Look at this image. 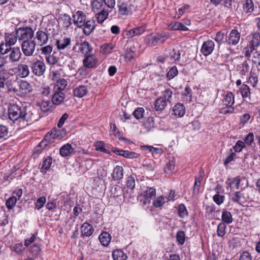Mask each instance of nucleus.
Here are the masks:
<instances>
[{"instance_id": "40", "label": "nucleus", "mask_w": 260, "mask_h": 260, "mask_svg": "<svg viewBox=\"0 0 260 260\" xmlns=\"http://www.w3.org/2000/svg\"><path fill=\"white\" fill-rule=\"evenodd\" d=\"M251 46L257 47L260 45V36L259 32H255L251 35V39L249 42Z\"/></svg>"}, {"instance_id": "15", "label": "nucleus", "mask_w": 260, "mask_h": 260, "mask_svg": "<svg viewBox=\"0 0 260 260\" xmlns=\"http://www.w3.org/2000/svg\"><path fill=\"white\" fill-rule=\"evenodd\" d=\"M22 121L34 122L38 120V117L31 110L23 108Z\"/></svg>"}, {"instance_id": "17", "label": "nucleus", "mask_w": 260, "mask_h": 260, "mask_svg": "<svg viewBox=\"0 0 260 260\" xmlns=\"http://www.w3.org/2000/svg\"><path fill=\"white\" fill-rule=\"evenodd\" d=\"M83 28V32L86 36H89L95 29V21L93 19H87L84 25L82 26Z\"/></svg>"}, {"instance_id": "44", "label": "nucleus", "mask_w": 260, "mask_h": 260, "mask_svg": "<svg viewBox=\"0 0 260 260\" xmlns=\"http://www.w3.org/2000/svg\"><path fill=\"white\" fill-rule=\"evenodd\" d=\"M134 49V48H132L131 47L129 49H127L126 50L124 55V58L126 61H130L132 59L135 58L136 56V53Z\"/></svg>"}, {"instance_id": "26", "label": "nucleus", "mask_w": 260, "mask_h": 260, "mask_svg": "<svg viewBox=\"0 0 260 260\" xmlns=\"http://www.w3.org/2000/svg\"><path fill=\"white\" fill-rule=\"evenodd\" d=\"M173 111L175 115L181 117L185 113V108L182 104L178 103L173 107Z\"/></svg>"}, {"instance_id": "2", "label": "nucleus", "mask_w": 260, "mask_h": 260, "mask_svg": "<svg viewBox=\"0 0 260 260\" xmlns=\"http://www.w3.org/2000/svg\"><path fill=\"white\" fill-rule=\"evenodd\" d=\"M29 62L30 69L34 75L41 77L45 74L46 67L43 60L35 58Z\"/></svg>"}, {"instance_id": "35", "label": "nucleus", "mask_w": 260, "mask_h": 260, "mask_svg": "<svg viewBox=\"0 0 260 260\" xmlns=\"http://www.w3.org/2000/svg\"><path fill=\"white\" fill-rule=\"evenodd\" d=\"M58 136V135L56 134V132L55 131H51L45 135L41 144L45 143L46 142L49 144L52 143L53 142V140L56 139Z\"/></svg>"}, {"instance_id": "10", "label": "nucleus", "mask_w": 260, "mask_h": 260, "mask_svg": "<svg viewBox=\"0 0 260 260\" xmlns=\"http://www.w3.org/2000/svg\"><path fill=\"white\" fill-rule=\"evenodd\" d=\"M215 44L212 40H207L204 42L201 49V52L205 56L211 54L214 50Z\"/></svg>"}, {"instance_id": "56", "label": "nucleus", "mask_w": 260, "mask_h": 260, "mask_svg": "<svg viewBox=\"0 0 260 260\" xmlns=\"http://www.w3.org/2000/svg\"><path fill=\"white\" fill-rule=\"evenodd\" d=\"M24 249L25 248L21 243H16L12 247V249L18 254H22L23 252Z\"/></svg>"}, {"instance_id": "60", "label": "nucleus", "mask_w": 260, "mask_h": 260, "mask_svg": "<svg viewBox=\"0 0 260 260\" xmlns=\"http://www.w3.org/2000/svg\"><path fill=\"white\" fill-rule=\"evenodd\" d=\"M165 203V199L162 196H159L153 201V205L155 207H159Z\"/></svg>"}, {"instance_id": "5", "label": "nucleus", "mask_w": 260, "mask_h": 260, "mask_svg": "<svg viewBox=\"0 0 260 260\" xmlns=\"http://www.w3.org/2000/svg\"><path fill=\"white\" fill-rule=\"evenodd\" d=\"M36 41L32 40H26L21 44V48L23 54L26 56H32L35 51Z\"/></svg>"}, {"instance_id": "61", "label": "nucleus", "mask_w": 260, "mask_h": 260, "mask_svg": "<svg viewBox=\"0 0 260 260\" xmlns=\"http://www.w3.org/2000/svg\"><path fill=\"white\" fill-rule=\"evenodd\" d=\"M71 18L69 15H64L62 18V25L67 28H69L72 24Z\"/></svg>"}, {"instance_id": "48", "label": "nucleus", "mask_w": 260, "mask_h": 260, "mask_svg": "<svg viewBox=\"0 0 260 260\" xmlns=\"http://www.w3.org/2000/svg\"><path fill=\"white\" fill-rule=\"evenodd\" d=\"M154 121L152 117H149L144 123V127L147 131H151L154 127Z\"/></svg>"}, {"instance_id": "19", "label": "nucleus", "mask_w": 260, "mask_h": 260, "mask_svg": "<svg viewBox=\"0 0 260 260\" xmlns=\"http://www.w3.org/2000/svg\"><path fill=\"white\" fill-rule=\"evenodd\" d=\"M93 232L92 225L87 222H84L81 226V232L83 236L89 237Z\"/></svg>"}, {"instance_id": "7", "label": "nucleus", "mask_w": 260, "mask_h": 260, "mask_svg": "<svg viewBox=\"0 0 260 260\" xmlns=\"http://www.w3.org/2000/svg\"><path fill=\"white\" fill-rule=\"evenodd\" d=\"M231 200L235 203H244L249 199L248 192L246 191H235L231 195Z\"/></svg>"}, {"instance_id": "57", "label": "nucleus", "mask_w": 260, "mask_h": 260, "mask_svg": "<svg viewBox=\"0 0 260 260\" xmlns=\"http://www.w3.org/2000/svg\"><path fill=\"white\" fill-rule=\"evenodd\" d=\"M188 212L187 209L183 204H180L178 206V215L181 218H184L187 216Z\"/></svg>"}, {"instance_id": "13", "label": "nucleus", "mask_w": 260, "mask_h": 260, "mask_svg": "<svg viewBox=\"0 0 260 260\" xmlns=\"http://www.w3.org/2000/svg\"><path fill=\"white\" fill-rule=\"evenodd\" d=\"M30 69L29 66L24 63H19L16 68L17 75L22 78H26L29 75Z\"/></svg>"}, {"instance_id": "32", "label": "nucleus", "mask_w": 260, "mask_h": 260, "mask_svg": "<svg viewBox=\"0 0 260 260\" xmlns=\"http://www.w3.org/2000/svg\"><path fill=\"white\" fill-rule=\"evenodd\" d=\"M168 28L170 30H182L186 31L188 30V28L186 26L178 21L171 23L168 26Z\"/></svg>"}, {"instance_id": "63", "label": "nucleus", "mask_w": 260, "mask_h": 260, "mask_svg": "<svg viewBox=\"0 0 260 260\" xmlns=\"http://www.w3.org/2000/svg\"><path fill=\"white\" fill-rule=\"evenodd\" d=\"M235 108L233 106H226L220 109L219 112L223 114H226L229 113H233L234 112Z\"/></svg>"}, {"instance_id": "43", "label": "nucleus", "mask_w": 260, "mask_h": 260, "mask_svg": "<svg viewBox=\"0 0 260 260\" xmlns=\"http://www.w3.org/2000/svg\"><path fill=\"white\" fill-rule=\"evenodd\" d=\"M226 224L222 222H220L217 226V234L218 237H222L225 234Z\"/></svg>"}, {"instance_id": "49", "label": "nucleus", "mask_w": 260, "mask_h": 260, "mask_svg": "<svg viewBox=\"0 0 260 260\" xmlns=\"http://www.w3.org/2000/svg\"><path fill=\"white\" fill-rule=\"evenodd\" d=\"M41 53L45 57L51 54L53 51V46L51 45H48L42 47L41 49Z\"/></svg>"}, {"instance_id": "64", "label": "nucleus", "mask_w": 260, "mask_h": 260, "mask_svg": "<svg viewBox=\"0 0 260 260\" xmlns=\"http://www.w3.org/2000/svg\"><path fill=\"white\" fill-rule=\"evenodd\" d=\"M30 252L32 256H37L41 251L40 245L38 244H34L30 248Z\"/></svg>"}, {"instance_id": "14", "label": "nucleus", "mask_w": 260, "mask_h": 260, "mask_svg": "<svg viewBox=\"0 0 260 260\" xmlns=\"http://www.w3.org/2000/svg\"><path fill=\"white\" fill-rule=\"evenodd\" d=\"M244 178H241L240 176L233 178H228L226 181V184L229 185L231 189H239L241 186V183L242 181H245Z\"/></svg>"}, {"instance_id": "39", "label": "nucleus", "mask_w": 260, "mask_h": 260, "mask_svg": "<svg viewBox=\"0 0 260 260\" xmlns=\"http://www.w3.org/2000/svg\"><path fill=\"white\" fill-rule=\"evenodd\" d=\"M146 26L145 24L137 27L129 31V34H133V36H139L144 33L146 30Z\"/></svg>"}, {"instance_id": "42", "label": "nucleus", "mask_w": 260, "mask_h": 260, "mask_svg": "<svg viewBox=\"0 0 260 260\" xmlns=\"http://www.w3.org/2000/svg\"><path fill=\"white\" fill-rule=\"evenodd\" d=\"M221 218L222 222L230 224L233 222V217L231 213L227 211L224 210L222 213Z\"/></svg>"}, {"instance_id": "54", "label": "nucleus", "mask_w": 260, "mask_h": 260, "mask_svg": "<svg viewBox=\"0 0 260 260\" xmlns=\"http://www.w3.org/2000/svg\"><path fill=\"white\" fill-rule=\"evenodd\" d=\"M94 146L95 147L96 150H97V151H101V152H105V153H109V150H107L105 148V144L102 141H98V142H96L95 143Z\"/></svg>"}, {"instance_id": "38", "label": "nucleus", "mask_w": 260, "mask_h": 260, "mask_svg": "<svg viewBox=\"0 0 260 260\" xmlns=\"http://www.w3.org/2000/svg\"><path fill=\"white\" fill-rule=\"evenodd\" d=\"M19 88L20 90L25 93L30 92L32 90L31 85L26 81H21Z\"/></svg>"}, {"instance_id": "28", "label": "nucleus", "mask_w": 260, "mask_h": 260, "mask_svg": "<svg viewBox=\"0 0 260 260\" xmlns=\"http://www.w3.org/2000/svg\"><path fill=\"white\" fill-rule=\"evenodd\" d=\"M9 75L8 70L4 69L0 70V89L5 87V84L9 77Z\"/></svg>"}, {"instance_id": "31", "label": "nucleus", "mask_w": 260, "mask_h": 260, "mask_svg": "<svg viewBox=\"0 0 260 260\" xmlns=\"http://www.w3.org/2000/svg\"><path fill=\"white\" fill-rule=\"evenodd\" d=\"M87 88L86 86L80 85L74 89V94L75 96L82 98L87 93Z\"/></svg>"}, {"instance_id": "1", "label": "nucleus", "mask_w": 260, "mask_h": 260, "mask_svg": "<svg viewBox=\"0 0 260 260\" xmlns=\"http://www.w3.org/2000/svg\"><path fill=\"white\" fill-rule=\"evenodd\" d=\"M170 38L169 33L166 32L151 33L145 37V43L151 47L155 46L159 43H164Z\"/></svg>"}, {"instance_id": "33", "label": "nucleus", "mask_w": 260, "mask_h": 260, "mask_svg": "<svg viewBox=\"0 0 260 260\" xmlns=\"http://www.w3.org/2000/svg\"><path fill=\"white\" fill-rule=\"evenodd\" d=\"M167 103L165 99H164L163 98L159 97L157 98L154 103L155 110L161 111L164 110L167 105Z\"/></svg>"}, {"instance_id": "41", "label": "nucleus", "mask_w": 260, "mask_h": 260, "mask_svg": "<svg viewBox=\"0 0 260 260\" xmlns=\"http://www.w3.org/2000/svg\"><path fill=\"white\" fill-rule=\"evenodd\" d=\"M52 162V158L50 156H47L44 159L41 167V171H47L51 167Z\"/></svg>"}, {"instance_id": "55", "label": "nucleus", "mask_w": 260, "mask_h": 260, "mask_svg": "<svg viewBox=\"0 0 260 260\" xmlns=\"http://www.w3.org/2000/svg\"><path fill=\"white\" fill-rule=\"evenodd\" d=\"M173 94V91L170 89H166L162 93V95L161 98H163L165 99L167 102H171Z\"/></svg>"}, {"instance_id": "24", "label": "nucleus", "mask_w": 260, "mask_h": 260, "mask_svg": "<svg viewBox=\"0 0 260 260\" xmlns=\"http://www.w3.org/2000/svg\"><path fill=\"white\" fill-rule=\"evenodd\" d=\"M118 12L120 15H128L131 12V6L126 3H121L118 5Z\"/></svg>"}, {"instance_id": "51", "label": "nucleus", "mask_w": 260, "mask_h": 260, "mask_svg": "<svg viewBox=\"0 0 260 260\" xmlns=\"http://www.w3.org/2000/svg\"><path fill=\"white\" fill-rule=\"evenodd\" d=\"M254 10V5L252 0H246L244 5V10L247 13H251Z\"/></svg>"}, {"instance_id": "27", "label": "nucleus", "mask_w": 260, "mask_h": 260, "mask_svg": "<svg viewBox=\"0 0 260 260\" xmlns=\"http://www.w3.org/2000/svg\"><path fill=\"white\" fill-rule=\"evenodd\" d=\"M74 149L70 144L63 145L59 150L60 154L63 157H67L71 155Z\"/></svg>"}, {"instance_id": "20", "label": "nucleus", "mask_w": 260, "mask_h": 260, "mask_svg": "<svg viewBox=\"0 0 260 260\" xmlns=\"http://www.w3.org/2000/svg\"><path fill=\"white\" fill-rule=\"evenodd\" d=\"M64 98V94L62 91L55 90L52 97V102L55 105H59L63 102Z\"/></svg>"}, {"instance_id": "18", "label": "nucleus", "mask_w": 260, "mask_h": 260, "mask_svg": "<svg viewBox=\"0 0 260 260\" xmlns=\"http://www.w3.org/2000/svg\"><path fill=\"white\" fill-rule=\"evenodd\" d=\"M84 66L87 68H92L95 67L98 59L94 55H89L85 56L83 61Z\"/></svg>"}, {"instance_id": "8", "label": "nucleus", "mask_w": 260, "mask_h": 260, "mask_svg": "<svg viewBox=\"0 0 260 260\" xmlns=\"http://www.w3.org/2000/svg\"><path fill=\"white\" fill-rule=\"evenodd\" d=\"M34 41H36V44L42 46L47 43L49 39L48 34L42 30H39L35 35Z\"/></svg>"}, {"instance_id": "46", "label": "nucleus", "mask_w": 260, "mask_h": 260, "mask_svg": "<svg viewBox=\"0 0 260 260\" xmlns=\"http://www.w3.org/2000/svg\"><path fill=\"white\" fill-rule=\"evenodd\" d=\"M67 85V81L64 79H60L56 82L55 85L56 90L61 91L66 88Z\"/></svg>"}, {"instance_id": "53", "label": "nucleus", "mask_w": 260, "mask_h": 260, "mask_svg": "<svg viewBox=\"0 0 260 260\" xmlns=\"http://www.w3.org/2000/svg\"><path fill=\"white\" fill-rule=\"evenodd\" d=\"M17 198L15 196H13V197H10V198H9L7 200L6 203V207H7V208L9 210H11V209H13V207H14V206L15 205V204L17 202Z\"/></svg>"}, {"instance_id": "37", "label": "nucleus", "mask_w": 260, "mask_h": 260, "mask_svg": "<svg viewBox=\"0 0 260 260\" xmlns=\"http://www.w3.org/2000/svg\"><path fill=\"white\" fill-rule=\"evenodd\" d=\"M112 257L114 260H126V255L121 250L116 249L113 251Z\"/></svg>"}, {"instance_id": "52", "label": "nucleus", "mask_w": 260, "mask_h": 260, "mask_svg": "<svg viewBox=\"0 0 260 260\" xmlns=\"http://www.w3.org/2000/svg\"><path fill=\"white\" fill-rule=\"evenodd\" d=\"M46 62L50 65H54L58 62V59L55 55V52L45 57Z\"/></svg>"}, {"instance_id": "45", "label": "nucleus", "mask_w": 260, "mask_h": 260, "mask_svg": "<svg viewBox=\"0 0 260 260\" xmlns=\"http://www.w3.org/2000/svg\"><path fill=\"white\" fill-rule=\"evenodd\" d=\"M240 93L244 99L249 97L250 91L249 86L246 84H243L240 88Z\"/></svg>"}, {"instance_id": "36", "label": "nucleus", "mask_w": 260, "mask_h": 260, "mask_svg": "<svg viewBox=\"0 0 260 260\" xmlns=\"http://www.w3.org/2000/svg\"><path fill=\"white\" fill-rule=\"evenodd\" d=\"M204 172H200V176L198 178H196L194 183L193 193V194H198L200 189L201 182L203 178Z\"/></svg>"}, {"instance_id": "50", "label": "nucleus", "mask_w": 260, "mask_h": 260, "mask_svg": "<svg viewBox=\"0 0 260 260\" xmlns=\"http://www.w3.org/2000/svg\"><path fill=\"white\" fill-rule=\"evenodd\" d=\"M178 74V71L176 66L172 67L168 71L167 74V78L168 80H170L176 77Z\"/></svg>"}, {"instance_id": "21", "label": "nucleus", "mask_w": 260, "mask_h": 260, "mask_svg": "<svg viewBox=\"0 0 260 260\" xmlns=\"http://www.w3.org/2000/svg\"><path fill=\"white\" fill-rule=\"evenodd\" d=\"M112 177L115 181L122 179L123 177V169L122 167L116 166L113 171Z\"/></svg>"}, {"instance_id": "47", "label": "nucleus", "mask_w": 260, "mask_h": 260, "mask_svg": "<svg viewBox=\"0 0 260 260\" xmlns=\"http://www.w3.org/2000/svg\"><path fill=\"white\" fill-rule=\"evenodd\" d=\"M12 49L11 46L7 44V42L5 41V42L1 43L0 45L1 54L3 55L6 54L9 52Z\"/></svg>"}, {"instance_id": "23", "label": "nucleus", "mask_w": 260, "mask_h": 260, "mask_svg": "<svg viewBox=\"0 0 260 260\" xmlns=\"http://www.w3.org/2000/svg\"><path fill=\"white\" fill-rule=\"evenodd\" d=\"M79 46V51L84 54L85 56L92 50L90 44L87 41H84L80 44H77Z\"/></svg>"}, {"instance_id": "6", "label": "nucleus", "mask_w": 260, "mask_h": 260, "mask_svg": "<svg viewBox=\"0 0 260 260\" xmlns=\"http://www.w3.org/2000/svg\"><path fill=\"white\" fill-rule=\"evenodd\" d=\"M156 195V189L154 187H147L145 193L138 197V200L143 205H149L151 200Z\"/></svg>"}, {"instance_id": "25", "label": "nucleus", "mask_w": 260, "mask_h": 260, "mask_svg": "<svg viewBox=\"0 0 260 260\" xmlns=\"http://www.w3.org/2000/svg\"><path fill=\"white\" fill-rule=\"evenodd\" d=\"M91 8L94 13L105 9L103 0H93L91 3Z\"/></svg>"}, {"instance_id": "12", "label": "nucleus", "mask_w": 260, "mask_h": 260, "mask_svg": "<svg viewBox=\"0 0 260 260\" xmlns=\"http://www.w3.org/2000/svg\"><path fill=\"white\" fill-rule=\"evenodd\" d=\"M240 33L236 29H232L226 39V42L230 45H236L240 41Z\"/></svg>"}, {"instance_id": "58", "label": "nucleus", "mask_w": 260, "mask_h": 260, "mask_svg": "<svg viewBox=\"0 0 260 260\" xmlns=\"http://www.w3.org/2000/svg\"><path fill=\"white\" fill-rule=\"evenodd\" d=\"M240 73L242 75H246L249 70V66L247 61H245L243 62L241 67L240 68Z\"/></svg>"}, {"instance_id": "9", "label": "nucleus", "mask_w": 260, "mask_h": 260, "mask_svg": "<svg viewBox=\"0 0 260 260\" xmlns=\"http://www.w3.org/2000/svg\"><path fill=\"white\" fill-rule=\"evenodd\" d=\"M73 18L74 24L79 28L82 27L87 20L85 14L81 11L76 12L73 15Z\"/></svg>"}, {"instance_id": "34", "label": "nucleus", "mask_w": 260, "mask_h": 260, "mask_svg": "<svg viewBox=\"0 0 260 260\" xmlns=\"http://www.w3.org/2000/svg\"><path fill=\"white\" fill-rule=\"evenodd\" d=\"M17 40L18 39L16 32L15 34L13 33L5 34V41L7 42V44H9L11 46L14 45L16 43Z\"/></svg>"}, {"instance_id": "22", "label": "nucleus", "mask_w": 260, "mask_h": 260, "mask_svg": "<svg viewBox=\"0 0 260 260\" xmlns=\"http://www.w3.org/2000/svg\"><path fill=\"white\" fill-rule=\"evenodd\" d=\"M95 14L97 22L100 24H102L106 19H107L109 12L108 10L105 9L95 13Z\"/></svg>"}, {"instance_id": "29", "label": "nucleus", "mask_w": 260, "mask_h": 260, "mask_svg": "<svg viewBox=\"0 0 260 260\" xmlns=\"http://www.w3.org/2000/svg\"><path fill=\"white\" fill-rule=\"evenodd\" d=\"M99 239L103 246H107L111 241V237L109 233L105 232L100 235Z\"/></svg>"}, {"instance_id": "62", "label": "nucleus", "mask_w": 260, "mask_h": 260, "mask_svg": "<svg viewBox=\"0 0 260 260\" xmlns=\"http://www.w3.org/2000/svg\"><path fill=\"white\" fill-rule=\"evenodd\" d=\"M46 202V199L45 197L43 196L39 198L35 204L36 208L38 210H40L42 207H43Z\"/></svg>"}, {"instance_id": "16", "label": "nucleus", "mask_w": 260, "mask_h": 260, "mask_svg": "<svg viewBox=\"0 0 260 260\" xmlns=\"http://www.w3.org/2000/svg\"><path fill=\"white\" fill-rule=\"evenodd\" d=\"M71 44L70 38L64 37L57 39L55 41V45L58 50H62L67 48Z\"/></svg>"}, {"instance_id": "3", "label": "nucleus", "mask_w": 260, "mask_h": 260, "mask_svg": "<svg viewBox=\"0 0 260 260\" xmlns=\"http://www.w3.org/2000/svg\"><path fill=\"white\" fill-rule=\"evenodd\" d=\"M23 108H21L16 104L10 105L8 109V116L9 119L14 121L21 122Z\"/></svg>"}, {"instance_id": "30", "label": "nucleus", "mask_w": 260, "mask_h": 260, "mask_svg": "<svg viewBox=\"0 0 260 260\" xmlns=\"http://www.w3.org/2000/svg\"><path fill=\"white\" fill-rule=\"evenodd\" d=\"M223 102L226 106H233L235 103L234 94L231 91H227L223 97Z\"/></svg>"}, {"instance_id": "59", "label": "nucleus", "mask_w": 260, "mask_h": 260, "mask_svg": "<svg viewBox=\"0 0 260 260\" xmlns=\"http://www.w3.org/2000/svg\"><path fill=\"white\" fill-rule=\"evenodd\" d=\"M144 109L143 108L140 107L136 109L133 112L134 117L137 119H140L142 118L144 116Z\"/></svg>"}, {"instance_id": "4", "label": "nucleus", "mask_w": 260, "mask_h": 260, "mask_svg": "<svg viewBox=\"0 0 260 260\" xmlns=\"http://www.w3.org/2000/svg\"><path fill=\"white\" fill-rule=\"evenodd\" d=\"M15 32L19 41L31 40L35 36L34 30L29 26L18 27Z\"/></svg>"}, {"instance_id": "11", "label": "nucleus", "mask_w": 260, "mask_h": 260, "mask_svg": "<svg viewBox=\"0 0 260 260\" xmlns=\"http://www.w3.org/2000/svg\"><path fill=\"white\" fill-rule=\"evenodd\" d=\"M9 52L10 53L7 56L11 62H18L21 58L22 53L19 47L12 48Z\"/></svg>"}]
</instances>
